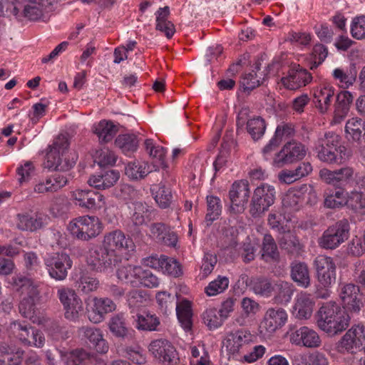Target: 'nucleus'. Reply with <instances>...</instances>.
I'll use <instances>...</instances> for the list:
<instances>
[{
	"label": "nucleus",
	"instance_id": "nucleus-36",
	"mask_svg": "<svg viewBox=\"0 0 365 365\" xmlns=\"http://www.w3.org/2000/svg\"><path fill=\"white\" fill-rule=\"evenodd\" d=\"M314 302L310 295L302 293L297 298L294 309L297 318L299 319H309L313 312Z\"/></svg>",
	"mask_w": 365,
	"mask_h": 365
},
{
	"label": "nucleus",
	"instance_id": "nucleus-5",
	"mask_svg": "<svg viewBox=\"0 0 365 365\" xmlns=\"http://www.w3.org/2000/svg\"><path fill=\"white\" fill-rule=\"evenodd\" d=\"M275 188L268 184L257 187L253 192L250 205V214L254 218L261 217L269 210L275 200Z\"/></svg>",
	"mask_w": 365,
	"mask_h": 365
},
{
	"label": "nucleus",
	"instance_id": "nucleus-54",
	"mask_svg": "<svg viewBox=\"0 0 365 365\" xmlns=\"http://www.w3.org/2000/svg\"><path fill=\"white\" fill-rule=\"evenodd\" d=\"M136 321V327L138 329L144 331H154L159 325V319L153 314L144 313L138 314Z\"/></svg>",
	"mask_w": 365,
	"mask_h": 365
},
{
	"label": "nucleus",
	"instance_id": "nucleus-20",
	"mask_svg": "<svg viewBox=\"0 0 365 365\" xmlns=\"http://www.w3.org/2000/svg\"><path fill=\"white\" fill-rule=\"evenodd\" d=\"M312 80L311 73L299 64L293 65L288 71V75L281 79L282 84L289 90H296L305 86Z\"/></svg>",
	"mask_w": 365,
	"mask_h": 365
},
{
	"label": "nucleus",
	"instance_id": "nucleus-32",
	"mask_svg": "<svg viewBox=\"0 0 365 365\" xmlns=\"http://www.w3.org/2000/svg\"><path fill=\"white\" fill-rule=\"evenodd\" d=\"M294 127L291 123H282L279 125L275 130L274 135L269 140V143L263 148V153H267L277 148L284 138H287L294 135Z\"/></svg>",
	"mask_w": 365,
	"mask_h": 365
},
{
	"label": "nucleus",
	"instance_id": "nucleus-2",
	"mask_svg": "<svg viewBox=\"0 0 365 365\" xmlns=\"http://www.w3.org/2000/svg\"><path fill=\"white\" fill-rule=\"evenodd\" d=\"M11 284L16 291L26 294L21 300L19 309L24 317L32 319L36 309L35 300L39 294L37 285L32 279L21 274L14 276Z\"/></svg>",
	"mask_w": 365,
	"mask_h": 365
},
{
	"label": "nucleus",
	"instance_id": "nucleus-58",
	"mask_svg": "<svg viewBox=\"0 0 365 365\" xmlns=\"http://www.w3.org/2000/svg\"><path fill=\"white\" fill-rule=\"evenodd\" d=\"M356 76L355 64H351L350 69L346 72L341 68H336L333 72L334 78L346 86L352 85L356 81Z\"/></svg>",
	"mask_w": 365,
	"mask_h": 365
},
{
	"label": "nucleus",
	"instance_id": "nucleus-50",
	"mask_svg": "<svg viewBox=\"0 0 365 365\" xmlns=\"http://www.w3.org/2000/svg\"><path fill=\"white\" fill-rule=\"evenodd\" d=\"M274 285L277 292L274 299L277 302H287L291 299L294 291L293 285L291 283L279 279L274 281Z\"/></svg>",
	"mask_w": 365,
	"mask_h": 365
},
{
	"label": "nucleus",
	"instance_id": "nucleus-63",
	"mask_svg": "<svg viewBox=\"0 0 365 365\" xmlns=\"http://www.w3.org/2000/svg\"><path fill=\"white\" fill-rule=\"evenodd\" d=\"M87 351L83 349H76L70 352L66 365H86Z\"/></svg>",
	"mask_w": 365,
	"mask_h": 365
},
{
	"label": "nucleus",
	"instance_id": "nucleus-61",
	"mask_svg": "<svg viewBox=\"0 0 365 365\" xmlns=\"http://www.w3.org/2000/svg\"><path fill=\"white\" fill-rule=\"evenodd\" d=\"M148 173L149 171L145 166L143 167L136 163H128L125 169V175L133 180L143 178Z\"/></svg>",
	"mask_w": 365,
	"mask_h": 365
},
{
	"label": "nucleus",
	"instance_id": "nucleus-31",
	"mask_svg": "<svg viewBox=\"0 0 365 365\" xmlns=\"http://www.w3.org/2000/svg\"><path fill=\"white\" fill-rule=\"evenodd\" d=\"M25 351L21 348L13 349L10 352L6 362L2 365H40L38 356L32 353L24 357Z\"/></svg>",
	"mask_w": 365,
	"mask_h": 365
},
{
	"label": "nucleus",
	"instance_id": "nucleus-51",
	"mask_svg": "<svg viewBox=\"0 0 365 365\" xmlns=\"http://www.w3.org/2000/svg\"><path fill=\"white\" fill-rule=\"evenodd\" d=\"M207 213L205 216V222L207 226H210L216 220L221 213V205L220 198L215 196L207 197Z\"/></svg>",
	"mask_w": 365,
	"mask_h": 365
},
{
	"label": "nucleus",
	"instance_id": "nucleus-42",
	"mask_svg": "<svg viewBox=\"0 0 365 365\" xmlns=\"http://www.w3.org/2000/svg\"><path fill=\"white\" fill-rule=\"evenodd\" d=\"M150 190L152 193L155 195V200L160 207L165 209L170 205L173 195L169 187H166L163 183H160L153 185Z\"/></svg>",
	"mask_w": 365,
	"mask_h": 365
},
{
	"label": "nucleus",
	"instance_id": "nucleus-1",
	"mask_svg": "<svg viewBox=\"0 0 365 365\" xmlns=\"http://www.w3.org/2000/svg\"><path fill=\"white\" fill-rule=\"evenodd\" d=\"M348 312L336 302H327L320 307L317 313V325L329 336H337L349 326L351 317Z\"/></svg>",
	"mask_w": 365,
	"mask_h": 365
},
{
	"label": "nucleus",
	"instance_id": "nucleus-6",
	"mask_svg": "<svg viewBox=\"0 0 365 365\" xmlns=\"http://www.w3.org/2000/svg\"><path fill=\"white\" fill-rule=\"evenodd\" d=\"M68 229L76 238L88 241L101 232V223L95 216H82L71 221Z\"/></svg>",
	"mask_w": 365,
	"mask_h": 365
},
{
	"label": "nucleus",
	"instance_id": "nucleus-29",
	"mask_svg": "<svg viewBox=\"0 0 365 365\" xmlns=\"http://www.w3.org/2000/svg\"><path fill=\"white\" fill-rule=\"evenodd\" d=\"M346 138L359 144L365 140V121L361 118H352L345 125Z\"/></svg>",
	"mask_w": 365,
	"mask_h": 365
},
{
	"label": "nucleus",
	"instance_id": "nucleus-10",
	"mask_svg": "<svg viewBox=\"0 0 365 365\" xmlns=\"http://www.w3.org/2000/svg\"><path fill=\"white\" fill-rule=\"evenodd\" d=\"M305 146L297 140L286 143L273 160L274 165L278 168L302 160L306 155Z\"/></svg>",
	"mask_w": 365,
	"mask_h": 365
},
{
	"label": "nucleus",
	"instance_id": "nucleus-7",
	"mask_svg": "<svg viewBox=\"0 0 365 365\" xmlns=\"http://www.w3.org/2000/svg\"><path fill=\"white\" fill-rule=\"evenodd\" d=\"M127 205L129 217L127 226L129 232H138L141 225L155 219V210L146 202L135 200Z\"/></svg>",
	"mask_w": 365,
	"mask_h": 365
},
{
	"label": "nucleus",
	"instance_id": "nucleus-25",
	"mask_svg": "<svg viewBox=\"0 0 365 365\" xmlns=\"http://www.w3.org/2000/svg\"><path fill=\"white\" fill-rule=\"evenodd\" d=\"M16 227L21 231L35 232L43 227L46 216L41 214L31 215L28 213H20L16 215Z\"/></svg>",
	"mask_w": 365,
	"mask_h": 365
},
{
	"label": "nucleus",
	"instance_id": "nucleus-14",
	"mask_svg": "<svg viewBox=\"0 0 365 365\" xmlns=\"http://www.w3.org/2000/svg\"><path fill=\"white\" fill-rule=\"evenodd\" d=\"M317 277L320 285L324 288L331 286L336 281V264L333 259L325 255H319L314 260Z\"/></svg>",
	"mask_w": 365,
	"mask_h": 365
},
{
	"label": "nucleus",
	"instance_id": "nucleus-56",
	"mask_svg": "<svg viewBox=\"0 0 365 365\" xmlns=\"http://www.w3.org/2000/svg\"><path fill=\"white\" fill-rule=\"evenodd\" d=\"M340 137L333 133H326L324 135L319 138L315 145V148H339V147H344L340 145Z\"/></svg>",
	"mask_w": 365,
	"mask_h": 365
},
{
	"label": "nucleus",
	"instance_id": "nucleus-41",
	"mask_svg": "<svg viewBox=\"0 0 365 365\" xmlns=\"http://www.w3.org/2000/svg\"><path fill=\"white\" fill-rule=\"evenodd\" d=\"M174 309L176 311L178 319L183 329L186 331L190 330L192 324V313L190 302L188 300L185 299L182 302L178 303Z\"/></svg>",
	"mask_w": 365,
	"mask_h": 365
},
{
	"label": "nucleus",
	"instance_id": "nucleus-24",
	"mask_svg": "<svg viewBox=\"0 0 365 365\" xmlns=\"http://www.w3.org/2000/svg\"><path fill=\"white\" fill-rule=\"evenodd\" d=\"M277 241L280 249L288 255L297 257L304 252L303 244L293 232H284Z\"/></svg>",
	"mask_w": 365,
	"mask_h": 365
},
{
	"label": "nucleus",
	"instance_id": "nucleus-27",
	"mask_svg": "<svg viewBox=\"0 0 365 365\" xmlns=\"http://www.w3.org/2000/svg\"><path fill=\"white\" fill-rule=\"evenodd\" d=\"M92 312L89 314V319L94 322H101L104 316L115 309L116 305L109 298H95Z\"/></svg>",
	"mask_w": 365,
	"mask_h": 365
},
{
	"label": "nucleus",
	"instance_id": "nucleus-28",
	"mask_svg": "<svg viewBox=\"0 0 365 365\" xmlns=\"http://www.w3.org/2000/svg\"><path fill=\"white\" fill-rule=\"evenodd\" d=\"M119 178V172L114 170H108L99 175L91 176L88 180V183L96 189L106 190L113 186Z\"/></svg>",
	"mask_w": 365,
	"mask_h": 365
},
{
	"label": "nucleus",
	"instance_id": "nucleus-55",
	"mask_svg": "<svg viewBox=\"0 0 365 365\" xmlns=\"http://www.w3.org/2000/svg\"><path fill=\"white\" fill-rule=\"evenodd\" d=\"M156 301L159 309L165 314L173 311L178 304L175 297L166 292H158L156 294Z\"/></svg>",
	"mask_w": 365,
	"mask_h": 365
},
{
	"label": "nucleus",
	"instance_id": "nucleus-4",
	"mask_svg": "<svg viewBox=\"0 0 365 365\" xmlns=\"http://www.w3.org/2000/svg\"><path fill=\"white\" fill-rule=\"evenodd\" d=\"M68 145V140L64 136L58 137L46 153L44 167L56 171L69 170L75 165V161L66 157Z\"/></svg>",
	"mask_w": 365,
	"mask_h": 365
},
{
	"label": "nucleus",
	"instance_id": "nucleus-17",
	"mask_svg": "<svg viewBox=\"0 0 365 365\" xmlns=\"http://www.w3.org/2000/svg\"><path fill=\"white\" fill-rule=\"evenodd\" d=\"M287 314L282 308H269L265 312L259 329L261 334L270 335L284 325Z\"/></svg>",
	"mask_w": 365,
	"mask_h": 365
},
{
	"label": "nucleus",
	"instance_id": "nucleus-45",
	"mask_svg": "<svg viewBox=\"0 0 365 365\" xmlns=\"http://www.w3.org/2000/svg\"><path fill=\"white\" fill-rule=\"evenodd\" d=\"M51 2H48V6H51ZM47 5L43 3V0L38 1H31L24 6L23 13L24 16L31 21H37L43 16V11L46 9Z\"/></svg>",
	"mask_w": 365,
	"mask_h": 365
},
{
	"label": "nucleus",
	"instance_id": "nucleus-44",
	"mask_svg": "<svg viewBox=\"0 0 365 365\" xmlns=\"http://www.w3.org/2000/svg\"><path fill=\"white\" fill-rule=\"evenodd\" d=\"M32 327L26 322L17 320L9 324L7 327V332L9 336L14 337L22 343L26 336H28Z\"/></svg>",
	"mask_w": 365,
	"mask_h": 365
},
{
	"label": "nucleus",
	"instance_id": "nucleus-18",
	"mask_svg": "<svg viewBox=\"0 0 365 365\" xmlns=\"http://www.w3.org/2000/svg\"><path fill=\"white\" fill-rule=\"evenodd\" d=\"M365 341L364 326L356 324L352 326L340 339L336 344L339 351L353 352L354 349L360 348Z\"/></svg>",
	"mask_w": 365,
	"mask_h": 365
},
{
	"label": "nucleus",
	"instance_id": "nucleus-40",
	"mask_svg": "<svg viewBox=\"0 0 365 365\" xmlns=\"http://www.w3.org/2000/svg\"><path fill=\"white\" fill-rule=\"evenodd\" d=\"M334 96V89L330 86H324L314 93L316 107L322 113L327 112Z\"/></svg>",
	"mask_w": 365,
	"mask_h": 365
},
{
	"label": "nucleus",
	"instance_id": "nucleus-52",
	"mask_svg": "<svg viewBox=\"0 0 365 365\" xmlns=\"http://www.w3.org/2000/svg\"><path fill=\"white\" fill-rule=\"evenodd\" d=\"M144 146L149 155L156 160L163 168H166L165 164V150L160 145H155L152 139H146L144 142Z\"/></svg>",
	"mask_w": 365,
	"mask_h": 365
},
{
	"label": "nucleus",
	"instance_id": "nucleus-12",
	"mask_svg": "<svg viewBox=\"0 0 365 365\" xmlns=\"http://www.w3.org/2000/svg\"><path fill=\"white\" fill-rule=\"evenodd\" d=\"M71 196L76 206L86 210H100L106 205L104 196L93 190L76 189Z\"/></svg>",
	"mask_w": 365,
	"mask_h": 365
},
{
	"label": "nucleus",
	"instance_id": "nucleus-23",
	"mask_svg": "<svg viewBox=\"0 0 365 365\" xmlns=\"http://www.w3.org/2000/svg\"><path fill=\"white\" fill-rule=\"evenodd\" d=\"M102 245L107 249L113 250L118 254L122 250L129 252L134 250L135 248L133 240L129 237H126L124 233L118 230L106 234L104 236Z\"/></svg>",
	"mask_w": 365,
	"mask_h": 365
},
{
	"label": "nucleus",
	"instance_id": "nucleus-39",
	"mask_svg": "<svg viewBox=\"0 0 365 365\" xmlns=\"http://www.w3.org/2000/svg\"><path fill=\"white\" fill-rule=\"evenodd\" d=\"M108 327L110 332L118 338H131L130 330L127 327L125 318L122 314L113 316L109 321Z\"/></svg>",
	"mask_w": 365,
	"mask_h": 365
},
{
	"label": "nucleus",
	"instance_id": "nucleus-46",
	"mask_svg": "<svg viewBox=\"0 0 365 365\" xmlns=\"http://www.w3.org/2000/svg\"><path fill=\"white\" fill-rule=\"evenodd\" d=\"M262 257H267L273 261L279 259V252L273 237L270 234L264 235L262 244Z\"/></svg>",
	"mask_w": 365,
	"mask_h": 365
},
{
	"label": "nucleus",
	"instance_id": "nucleus-22",
	"mask_svg": "<svg viewBox=\"0 0 365 365\" xmlns=\"http://www.w3.org/2000/svg\"><path fill=\"white\" fill-rule=\"evenodd\" d=\"M289 340L296 345H302L308 348L319 347L322 341L317 332L307 327H302L289 334Z\"/></svg>",
	"mask_w": 365,
	"mask_h": 365
},
{
	"label": "nucleus",
	"instance_id": "nucleus-49",
	"mask_svg": "<svg viewBox=\"0 0 365 365\" xmlns=\"http://www.w3.org/2000/svg\"><path fill=\"white\" fill-rule=\"evenodd\" d=\"M115 145L123 153H128L136 150L138 145V140L133 134L119 135L115 140Z\"/></svg>",
	"mask_w": 365,
	"mask_h": 365
},
{
	"label": "nucleus",
	"instance_id": "nucleus-13",
	"mask_svg": "<svg viewBox=\"0 0 365 365\" xmlns=\"http://www.w3.org/2000/svg\"><path fill=\"white\" fill-rule=\"evenodd\" d=\"M58 297L63 306L65 317L74 321L83 310V303L76 292L69 287H61L57 291Z\"/></svg>",
	"mask_w": 365,
	"mask_h": 365
},
{
	"label": "nucleus",
	"instance_id": "nucleus-30",
	"mask_svg": "<svg viewBox=\"0 0 365 365\" xmlns=\"http://www.w3.org/2000/svg\"><path fill=\"white\" fill-rule=\"evenodd\" d=\"M80 331L92 344L97 352L101 354L108 352L109 349L108 344L103 338V334L100 329L94 327H83L80 329Z\"/></svg>",
	"mask_w": 365,
	"mask_h": 365
},
{
	"label": "nucleus",
	"instance_id": "nucleus-43",
	"mask_svg": "<svg viewBox=\"0 0 365 365\" xmlns=\"http://www.w3.org/2000/svg\"><path fill=\"white\" fill-rule=\"evenodd\" d=\"M118 132V128L113 122L103 120L96 125L94 133L101 142L110 141Z\"/></svg>",
	"mask_w": 365,
	"mask_h": 365
},
{
	"label": "nucleus",
	"instance_id": "nucleus-62",
	"mask_svg": "<svg viewBox=\"0 0 365 365\" xmlns=\"http://www.w3.org/2000/svg\"><path fill=\"white\" fill-rule=\"evenodd\" d=\"M160 269L164 273H167L175 277H179L182 273L181 265L179 262L173 258H168L166 256L163 261V265Z\"/></svg>",
	"mask_w": 365,
	"mask_h": 365
},
{
	"label": "nucleus",
	"instance_id": "nucleus-21",
	"mask_svg": "<svg viewBox=\"0 0 365 365\" xmlns=\"http://www.w3.org/2000/svg\"><path fill=\"white\" fill-rule=\"evenodd\" d=\"M359 292V287L354 284L349 283L344 285L340 293L343 303L342 308L351 312H359L363 306Z\"/></svg>",
	"mask_w": 365,
	"mask_h": 365
},
{
	"label": "nucleus",
	"instance_id": "nucleus-47",
	"mask_svg": "<svg viewBox=\"0 0 365 365\" xmlns=\"http://www.w3.org/2000/svg\"><path fill=\"white\" fill-rule=\"evenodd\" d=\"M347 192L344 188H339L338 190L325 196L324 205L329 209H337L345 206Z\"/></svg>",
	"mask_w": 365,
	"mask_h": 365
},
{
	"label": "nucleus",
	"instance_id": "nucleus-37",
	"mask_svg": "<svg viewBox=\"0 0 365 365\" xmlns=\"http://www.w3.org/2000/svg\"><path fill=\"white\" fill-rule=\"evenodd\" d=\"M318 158L324 163L329 164H340L346 153L345 147H339V148H315Z\"/></svg>",
	"mask_w": 365,
	"mask_h": 365
},
{
	"label": "nucleus",
	"instance_id": "nucleus-59",
	"mask_svg": "<svg viewBox=\"0 0 365 365\" xmlns=\"http://www.w3.org/2000/svg\"><path fill=\"white\" fill-rule=\"evenodd\" d=\"M44 343L45 337L42 331L33 327L28 336H26L21 344L25 346L41 348L43 347Z\"/></svg>",
	"mask_w": 365,
	"mask_h": 365
},
{
	"label": "nucleus",
	"instance_id": "nucleus-19",
	"mask_svg": "<svg viewBox=\"0 0 365 365\" xmlns=\"http://www.w3.org/2000/svg\"><path fill=\"white\" fill-rule=\"evenodd\" d=\"M250 187L247 180L235 182L229 192L231 209L235 212H242L250 197Z\"/></svg>",
	"mask_w": 365,
	"mask_h": 365
},
{
	"label": "nucleus",
	"instance_id": "nucleus-15",
	"mask_svg": "<svg viewBox=\"0 0 365 365\" xmlns=\"http://www.w3.org/2000/svg\"><path fill=\"white\" fill-rule=\"evenodd\" d=\"M149 351L153 356L165 365H176L179 358L172 344L166 339H156L149 346Z\"/></svg>",
	"mask_w": 365,
	"mask_h": 365
},
{
	"label": "nucleus",
	"instance_id": "nucleus-64",
	"mask_svg": "<svg viewBox=\"0 0 365 365\" xmlns=\"http://www.w3.org/2000/svg\"><path fill=\"white\" fill-rule=\"evenodd\" d=\"M351 35L356 39L365 37V16H358L353 19L351 27Z\"/></svg>",
	"mask_w": 365,
	"mask_h": 365
},
{
	"label": "nucleus",
	"instance_id": "nucleus-48",
	"mask_svg": "<svg viewBox=\"0 0 365 365\" xmlns=\"http://www.w3.org/2000/svg\"><path fill=\"white\" fill-rule=\"evenodd\" d=\"M345 206L354 212H361L365 209V195L358 191L347 192Z\"/></svg>",
	"mask_w": 365,
	"mask_h": 365
},
{
	"label": "nucleus",
	"instance_id": "nucleus-8",
	"mask_svg": "<svg viewBox=\"0 0 365 365\" xmlns=\"http://www.w3.org/2000/svg\"><path fill=\"white\" fill-rule=\"evenodd\" d=\"M349 223L343 219L329 226L319 239V245L324 249L333 250L348 239Z\"/></svg>",
	"mask_w": 365,
	"mask_h": 365
},
{
	"label": "nucleus",
	"instance_id": "nucleus-53",
	"mask_svg": "<svg viewBox=\"0 0 365 365\" xmlns=\"http://www.w3.org/2000/svg\"><path fill=\"white\" fill-rule=\"evenodd\" d=\"M266 123L261 117L254 118L247 121V130L254 140L259 139L264 133Z\"/></svg>",
	"mask_w": 365,
	"mask_h": 365
},
{
	"label": "nucleus",
	"instance_id": "nucleus-9",
	"mask_svg": "<svg viewBox=\"0 0 365 365\" xmlns=\"http://www.w3.org/2000/svg\"><path fill=\"white\" fill-rule=\"evenodd\" d=\"M44 263L50 277L56 280H64L68 270L72 267L73 262L64 252H54L44 259Z\"/></svg>",
	"mask_w": 365,
	"mask_h": 365
},
{
	"label": "nucleus",
	"instance_id": "nucleus-16",
	"mask_svg": "<svg viewBox=\"0 0 365 365\" xmlns=\"http://www.w3.org/2000/svg\"><path fill=\"white\" fill-rule=\"evenodd\" d=\"M354 174V169L347 166L334 170L323 168L319 175L325 183L343 188L352 182Z\"/></svg>",
	"mask_w": 365,
	"mask_h": 365
},
{
	"label": "nucleus",
	"instance_id": "nucleus-57",
	"mask_svg": "<svg viewBox=\"0 0 365 365\" xmlns=\"http://www.w3.org/2000/svg\"><path fill=\"white\" fill-rule=\"evenodd\" d=\"M202 319L204 323L210 329H215L220 327L225 319L216 309H207L202 314Z\"/></svg>",
	"mask_w": 365,
	"mask_h": 365
},
{
	"label": "nucleus",
	"instance_id": "nucleus-38",
	"mask_svg": "<svg viewBox=\"0 0 365 365\" xmlns=\"http://www.w3.org/2000/svg\"><path fill=\"white\" fill-rule=\"evenodd\" d=\"M141 273L143 274L141 267L128 264L118 269L117 277L120 280L129 283L133 287H136L138 284Z\"/></svg>",
	"mask_w": 365,
	"mask_h": 365
},
{
	"label": "nucleus",
	"instance_id": "nucleus-26",
	"mask_svg": "<svg viewBox=\"0 0 365 365\" xmlns=\"http://www.w3.org/2000/svg\"><path fill=\"white\" fill-rule=\"evenodd\" d=\"M353 98L352 94L347 91H341L337 95L332 123L339 124L344 120L349 113Z\"/></svg>",
	"mask_w": 365,
	"mask_h": 365
},
{
	"label": "nucleus",
	"instance_id": "nucleus-33",
	"mask_svg": "<svg viewBox=\"0 0 365 365\" xmlns=\"http://www.w3.org/2000/svg\"><path fill=\"white\" fill-rule=\"evenodd\" d=\"M251 335L245 330H237L230 333L225 339V346L227 351L235 354L240 349L250 341Z\"/></svg>",
	"mask_w": 365,
	"mask_h": 365
},
{
	"label": "nucleus",
	"instance_id": "nucleus-34",
	"mask_svg": "<svg viewBox=\"0 0 365 365\" xmlns=\"http://www.w3.org/2000/svg\"><path fill=\"white\" fill-rule=\"evenodd\" d=\"M290 269L291 278L298 286L307 288L310 285L309 272L306 263L293 262L291 263Z\"/></svg>",
	"mask_w": 365,
	"mask_h": 365
},
{
	"label": "nucleus",
	"instance_id": "nucleus-60",
	"mask_svg": "<svg viewBox=\"0 0 365 365\" xmlns=\"http://www.w3.org/2000/svg\"><path fill=\"white\" fill-rule=\"evenodd\" d=\"M229 280L226 277H219L217 279L209 283L205 287V293L208 296H215L222 292L228 287Z\"/></svg>",
	"mask_w": 365,
	"mask_h": 365
},
{
	"label": "nucleus",
	"instance_id": "nucleus-3",
	"mask_svg": "<svg viewBox=\"0 0 365 365\" xmlns=\"http://www.w3.org/2000/svg\"><path fill=\"white\" fill-rule=\"evenodd\" d=\"M121 255L113 250L100 245L91 248L86 257V262L90 269L100 273L112 271L121 262Z\"/></svg>",
	"mask_w": 365,
	"mask_h": 365
},
{
	"label": "nucleus",
	"instance_id": "nucleus-11",
	"mask_svg": "<svg viewBox=\"0 0 365 365\" xmlns=\"http://www.w3.org/2000/svg\"><path fill=\"white\" fill-rule=\"evenodd\" d=\"M266 58L267 55L265 53H262L255 62V69H253L252 72L245 74L241 80L240 85L245 92H247L249 93L251 91L258 87L261 83H262L261 80L264 81L269 75L275 62L272 61V63H267L264 69L260 71L262 62H264Z\"/></svg>",
	"mask_w": 365,
	"mask_h": 365
},
{
	"label": "nucleus",
	"instance_id": "nucleus-35",
	"mask_svg": "<svg viewBox=\"0 0 365 365\" xmlns=\"http://www.w3.org/2000/svg\"><path fill=\"white\" fill-rule=\"evenodd\" d=\"M251 290L257 295L269 297L274 291V281L266 277H252L250 282Z\"/></svg>",
	"mask_w": 365,
	"mask_h": 365
}]
</instances>
